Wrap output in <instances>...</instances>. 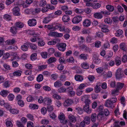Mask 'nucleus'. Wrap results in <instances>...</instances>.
Masks as SVG:
<instances>
[{
  "instance_id": "26",
  "label": "nucleus",
  "mask_w": 127,
  "mask_h": 127,
  "mask_svg": "<svg viewBox=\"0 0 127 127\" xmlns=\"http://www.w3.org/2000/svg\"><path fill=\"white\" fill-rule=\"evenodd\" d=\"M28 43L22 45L21 47V49L23 51H27L28 50V45L27 44H28Z\"/></svg>"
},
{
  "instance_id": "50",
  "label": "nucleus",
  "mask_w": 127,
  "mask_h": 127,
  "mask_svg": "<svg viewBox=\"0 0 127 127\" xmlns=\"http://www.w3.org/2000/svg\"><path fill=\"white\" fill-rule=\"evenodd\" d=\"M101 45V42L99 41H97L95 42V46L97 48L100 47Z\"/></svg>"
},
{
  "instance_id": "57",
  "label": "nucleus",
  "mask_w": 127,
  "mask_h": 127,
  "mask_svg": "<svg viewBox=\"0 0 127 127\" xmlns=\"http://www.w3.org/2000/svg\"><path fill=\"white\" fill-rule=\"evenodd\" d=\"M43 89L45 91H50L51 90V88L47 86H45L43 87Z\"/></svg>"
},
{
  "instance_id": "53",
  "label": "nucleus",
  "mask_w": 127,
  "mask_h": 127,
  "mask_svg": "<svg viewBox=\"0 0 127 127\" xmlns=\"http://www.w3.org/2000/svg\"><path fill=\"white\" fill-rule=\"evenodd\" d=\"M53 110V106L50 104L47 105V110L49 112L52 111Z\"/></svg>"
},
{
  "instance_id": "25",
  "label": "nucleus",
  "mask_w": 127,
  "mask_h": 127,
  "mask_svg": "<svg viewBox=\"0 0 127 127\" xmlns=\"http://www.w3.org/2000/svg\"><path fill=\"white\" fill-rule=\"evenodd\" d=\"M88 55L86 53H83L80 55L79 57L81 59L85 60L87 59Z\"/></svg>"
},
{
  "instance_id": "11",
  "label": "nucleus",
  "mask_w": 127,
  "mask_h": 127,
  "mask_svg": "<svg viewBox=\"0 0 127 127\" xmlns=\"http://www.w3.org/2000/svg\"><path fill=\"white\" fill-rule=\"evenodd\" d=\"M94 17L95 18L100 19L102 18L103 16L101 12L95 13L94 14Z\"/></svg>"
},
{
  "instance_id": "40",
  "label": "nucleus",
  "mask_w": 127,
  "mask_h": 127,
  "mask_svg": "<svg viewBox=\"0 0 127 127\" xmlns=\"http://www.w3.org/2000/svg\"><path fill=\"white\" fill-rule=\"evenodd\" d=\"M37 54L36 53H34L32 54L30 56L31 60L32 61H33L36 59Z\"/></svg>"
},
{
  "instance_id": "6",
  "label": "nucleus",
  "mask_w": 127,
  "mask_h": 127,
  "mask_svg": "<svg viewBox=\"0 0 127 127\" xmlns=\"http://www.w3.org/2000/svg\"><path fill=\"white\" fill-rule=\"evenodd\" d=\"M87 96L86 95H85L82 97V100H84V103L85 104L84 105L89 106V104L91 103V100L89 98H87Z\"/></svg>"
},
{
  "instance_id": "60",
  "label": "nucleus",
  "mask_w": 127,
  "mask_h": 127,
  "mask_svg": "<svg viewBox=\"0 0 127 127\" xmlns=\"http://www.w3.org/2000/svg\"><path fill=\"white\" fill-rule=\"evenodd\" d=\"M75 12L77 14H81L83 12V10L81 9L76 8L75 10Z\"/></svg>"
},
{
  "instance_id": "17",
  "label": "nucleus",
  "mask_w": 127,
  "mask_h": 127,
  "mask_svg": "<svg viewBox=\"0 0 127 127\" xmlns=\"http://www.w3.org/2000/svg\"><path fill=\"white\" fill-rule=\"evenodd\" d=\"M120 48L124 51H126L127 50V46L125 43H121L120 45Z\"/></svg>"
},
{
  "instance_id": "15",
  "label": "nucleus",
  "mask_w": 127,
  "mask_h": 127,
  "mask_svg": "<svg viewBox=\"0 0 127 127\" xmlns=\"http://www.w3.org/2000/svg\"><path fill=\"white\" fill-rule=\"evenodd\" d=\"M75 79L76 81H82L84 79L83 77L79 75H76L75 76Z\"/></svg>"
},
{
  "instance_id": "44",
  "label": "nucleus",
  "mask_w": 127,
  "mask_h": 127,
  "mask_svg": "<svg viewBox=\"0 0 127 127\" xmlns=\"http://www.w3.org/2000/svg\"><path fill=\"white\" fill-rule=\"evenodd\" d=\"M21 72L20 71L18 70L17 71L14 72L13 73V75L14 76H20L21 75Z\"/></svg>"
},
{
  "instance_id": "42",
  "label": "nucleus",
  "mask_w": 127,
  "mask_h": 127,
  "mask_svg": "<svg viewBox=\"0 0 127 127\" xmlns=\"http://www.w3.org/2000/svg\"><path fill=\"white\" fill-rule=\"evenodd\" d=\"M52 97L54 98L57 100L60 99H61V97L56 94H54L53 95Z\"/></svg>"
},
{
  "instance_id": "58",
  "label": "nucleus",
  "mask_w": 127,
  "mask_h": 127,
  "mask_svg": "<svg viewBox=\"0 0 127 127\" xmlns=\"http://www.w3.org/2000/svg\"><path fill=\"white\" fill-rule=\"evenodd\" d=\"M100 89L99 86H98L97 85L95 87V92L96 93H98L100 91Z\"/></svg>"
},
{
  "instance_id": "20",
  "label": "nucleus",
  "mask_w": 127,
  "mask_h": 127,
  "mask_svg": "<svg viewBox=\"0 0 127 127\" xmlns=\"http://www.w3.org/2000/svg\"><path fill=\"white\" fill-rule=\"evenodd\" d=\"M9 92L7 90H3L1 91L0 92V95L3 97L6 96L9 93Z\"/></svg>"
},
{
  "instance_id": "24",
  "label": "nucleus",
  "mask_w": 127,
  "mask_h": 127,
  "mask_svg": "<svg viewBox=\"0 0 127 127\" xmlns=\"http://www.w3.org/2000/svg\"><path fill=\"white\" fill-rule=\"evenodd\" d=\"M27 45L30 46L31 48L33 50H35L36 49L37 46L35 44L29 43Z\"/></svg>"
},
{
  "instance_id": "7",
  "label": "nucleus",
  "mask_w": 127,
  "mask_h": 127,
  "mask_svg": "<svg viewBox=\"0 0 127 127\" xmlns=\"http://www.w3.org/2000/svg\"><path fill=\"white\" fill-rule=\"evenodd\" d=\"M82 19V17L80 16L75 17L72 20V21L74 24L79 23Z\"/></svg>"
},
{
  "instance_id": "36",
  "label": "nucleus",
  "mask_w": 127,
  "mask_h": 127,
  "mask_svg": "<svg viewBox=\"0 0 127 127\" xmlns=\"http://www.w3.org/2000/svg\"><path fill=\"white\" fill-rule=\"evenodd\" d=\"M101 6V4L99 3H93V8L94 9H97L100 8Z\"/></svg>"
},
{
  "instance_id": "10",
  "label": "nucleus",
  "mask_w": 127,
  "mask_h": 127,
  "mask_svg": "<svg viewBox=\"0 0 127 127\" xmlns=\"http://www.w3.org/2000/svg\"><path fill=\"white\" fill-rule=\"evenodd\" d=\"M13 14L15 16H19L20 15V10L19 8L17 6L15 7L13 9Z\"/></svg>"
},
{
  "instance_id": "56",
  "label": "nucleus",
  "mask_w": 127,
  "mask_h": 127,
  "mask_svg": "<svg viewBox=\"0 0 127 127\" xmlns=\"http://www.w3.org/2000/svg\"><path fill=\"white\" fill-rule=\"evenodd\" d=\"M86 86L85 83L81 84L79 85L78 88L80 90H82Z\"/></svg>"
},
{
  "instance_id": "9",
  "label": "nucleus",
  "mask_w": 127,
  "mask_h": 127,
  "mask_svg": "<svg viewBox=\"0 0 127 127\" xmlns=\"http://www.w3.org/2000/svg\"><path fill=\"white\" fill-rule=\"evenodd\" d=\"M99 27L101 28V29L102 32H108L109 30L108 29V26L103 24H101L99 25Z\"/></svg>"
},
{
  "instance_id": "62",
  "label": "nucleus",
  "mask_w": 127,
  "mask_h": 127,
  "mask_svg": "<svg viewBox=\"0 0 127 127\" xmlns=\"http://www.w3.org/2000/svg\"><path fill=\"white\" fill-rule=\"evenodd\" d=\"M119 121H115L114 122V127H121L120 125Z\"/></svg>"
},
{
  "instance_id": "4",
  "label": "nucleus",
  "mask_w": 127,
  "mask_h": 127,
  "mask_svg": "<svg viewBox=\"0 0 127 127\" xmlns=\"http://www.w3.org/2000/svg\"><path fill=\"white\" fill-rule=\"evenodd\" d=\"M97 118L99 120H103L105 121L106 119V117L104 116V115L103 112H99L97 116Z\"/></svg>"
},
{
  "instance_id": "8",
  "label": "nucleus",
  "mask_w": 127,
  "mask_h": 127,
  "mask_svg": "<svg viewBox=\"0 0 127 127\" xmlns=\"http://www.w3.org/2000/svg\"><path fill=\"white\" fill-rule=\"evenodd\" d=\"M28 23L29 26H33L36 25L37 23L36 21L34 19H29L28 22Z\"/></svg>"
},
{
  "instance_id": "23",
  "label": "nucleus",
  "mask_w": 127,
  "mask_h": 127,
  "mask_svg": "<svg viewBox=\"0 0 127 127\" xmlns=\"http://www.w3.org/2000/svg\"><path fill=\"white\" fill-rule=\"evenodd\" d=\"M15 26L17 28H22L24 26V25L23 23L20 22H16L15 24Z\"/></svg>"
},
{
  "instance_id": "61",
  "label": "nucleus",
  "mask_w": 127,
  "mask_h": 127,
  "mask_svg": "<svg viewBox=\"0 0 127 127\" xmlns=\"http://www.w3.org/2000/svg\"><path fill=\"white\" fill-rule=\"evenodd\" d=\"M34 100V98L31 95H29L27 98V100L28 102H30Z\"/></svg>"
},
{
  "instance_id": "13",
  "label": "nucleus",
  "mask_w": 127,
  "mask_h": 127,
  "mask_svg": "<svg viewBox=\"0 0 127 127\" xmlns=\"http://www.w3.org/2000/svg\"><path fill=\"white\" fill-rule=\"evenodd\" d=\"M37 39L39 41L38 42V45L39 46H43L45 44V43L43 40L42 39L39 37H37Z\"/></svg>"
},
{
  "instance_id": "37",
  "label": "nucleus",
  "mask_w": 127,
  "mask_h": 127,
  "mask_svg": "<svg viewBox=\"0 0 127 127\" xmlns=\"http://www.w3.org/2000/svg\"><path fill=\"white\" fill-rule=\"evenodd\" d=\"M83 68L85 69H88L89 68V65L88 64L86 63H83L81 66Z\"/></svg>"
},
{
  "instance_id": "1",
  "label": "nucleus",
  "mask_w": 127,
  "mask_h": 127,
  "mask_svg": "<svg viewBox=\"0 0 127 127\" xmlns=\"http://www.w3.org/2000/svg\"><path fill=\"white\" fill-rule=\"evenodd\" d=\"M66 44L64 43H58L56 45L58 50L60 51H64L66 49Z\"/></svg>"
},
{
  "instance_id": "46",
  "label": "nucleus",
  "mask_w": 127,
  "mask_h": 127,
  "mask_svg": "<svg viewBox=\"0 0 127 127\" xmlns=\"http://www.w3.org/2000/svg\"><path fill=\"white\" fill-rule=\"evenodd\" d=\"M46 4V2L45 0H41L40 2L39 6L42 7H44Z\"/></svg>"
},
{
  "instance_id": "52",
  "label": "nucleus",
  "mask_w": 127,
  "mask_h": 127,
  "mask_svg": "<svg viewBox=\"0 0 127 127\" xmlns=\"http://www.w3.org/2000/svg\"><path fill=\"white\" fill-rule=\"evenodd\" d=\"M27 117L31 120L32 121L34 120V117L32 115L30 114H28L27 115Z\"/></svg>"
},
{
  "instance_id": "2",
  "label": "nucleus",
  "mask_w": 127,
  "mask_h": 127,
  "mask_svg": "<svg viewBox=\"0 0 127 127\" xmlns=\"http://www.w3.org/2000/svg\"><path fill=\"white\" fill-rule=\"evenodd\" d=\"M58 118L60 120L61 122L64 124L67 123V121L66 120L64 121L65 119V116L63 113H60L58 116Z\"/></svg>"
},
{
  "instance_id": "27",
  "label": "nucleus",
  "mask_w": 127,
  "mask_h": 127,
  "mask_svg": "<svg viewBox=\"0 0 127 127\" xmlns=\"http://www.w3.org/2000/svg\"><path fill=\"white\" fill-rule=\"evenodd\" d=\"M54 85L55 87L59 88L61 87L62 84L61 81L58 80L54 83Z\"/></svg>"
},
{
  "instance_id": "16",
  "label": "nucleus",
  "mask_w": 127,
  "mask_h": 127,
  "mask_svg": "<svg viewBox=\"0 0 127 127\" xmlns=\"http://www.w3.org/2000/svg\"><path fill=\"white\" fill-rule=\"evenodd\" d=\"M17 28L15 26L11 27L10 30V32L13 34H16L17 32Z\"/></svg>"
},
{
  "instance_id": "39",
  "label": "nucleus",
  "mask_w": 127,
  "mask_h": 127,
  "mask_svg": "<svg viewBox=\"0 0 127 127\" xmlns=\"http://www.w3.org/2000/svg\"><path fill=\"white\" fill-rule=\"evenodd\" d=\"M104 22L106 23L111 25L112 24V21L110 18H107L105 19Z\"/></svg>"
},
{
  "instance_id": "49",
  "label": "nucleus",
  "mask_w": 127,
  "mask_h": 127,
  "mask_svg": "<svg viewBox=\"0 0 127 127\" xmlns=\"http://www.w3.org/2000/svg\"><path fill=\"white\" fill-rule=\"evenodd\" d=\"M4 18L7 20L10 21L11 19V17L8 14H5L4 15Z\"/></svg>"
},
{
  "instance_id": "64",
  "label": "nucleus",
  "mask_w": 127,
  "mask_h": 127,
  "mask_svg": "<svg viewBox=\"0 0 127 127\" xmlns=\"http://www.w3.org/2000/svg\"><path fill=\"white\" fill-rule=\"evenodd\" d=\"M122 61L124 63L127 62V56L126 55H124L122 58Z\"/></svg>"
},
{
  "instance_id": "5",
  "label": "nucleus",
  "mask_w": 127,
  "mask_h": 127,
  "mask_svg": "<svg viewBox=\"0 0 127 127\" xmlns=\"http://www.w3.org/2000/svg\"><path fill=\"white\" fill-rule=\"evenodd\" d=\"M74 102L72 99L68 98L65 100L64 103V106H68L71 105Z\"/></svg>"
},
{
  "instance_id": "32",
  "label": "nucleus",
  "mask_w": 127,
  "mask_h": 127,
  "mask_svg": "<svg viewBox=\"0 0 127 127\" xmlns=\"http://www.w3.org/2000/svg\"><path fill=\"white\" fill-rule=\"evenodd\" d=\"M30 107L31 109H37L38 107V105L35 104H32L30 105Z\"/></svg>"
},
{
  "instance_id": "63",
  "label": "nucleus",
  "mask_w": 127,
  "mask_h": 127,
  "mask_svg": "<svg viewBox=\"0 0 127 127\" xmlns=\"http://www.w3.org/2000/svg\"><path fill=\"white\" fill-rule=\"evenodd\" d=\"M27 127H34V126L33 123L31 122H28L27 123Z\"/></svg>"
},
{
  "instance_id": "51",
  "label": "nucleus",
  "mask_w": 127,
  "mask_h": 127,
  "mask_svg": "<svg viewBox=\"0 0 127 127\" xmlns=\"http://www.w3.org/2000/svg\"><path fill=\"white\" fill-rule=\"evenodd\" d=\"M3 86L5 88L9 87L10 86V84L9 83V82L6 81L4 82L3 84Z\"/></svg>"
},
{
  "instance_id": "41",
  "label": "nucleus",
  "mask_w": 127,
  "mask_h": 127,
  "mask_svg": "<svg viewBox=\"0 0 127 127\" xmlns=\"http://www.w3.org/2000/svg\"><path fill=\"white\" fill-rule=\"evenodd\" d=\"M96 115L95 114H93L91 116V119L92 121L93 122H95L96 120Z\"/></svg>"
},
{
  "instance_id": "14",
  "label": "nucleus",
  "mask_w": 127,
  "mask_h": 127,
  "mask_svg": "<svg viewBox=\"0 0 127 127\" xmlns=\"http://www.w3.org/2000/svg\"><path fill=\"white\" fill-rule=\"evenodd\" d=\"M105 106L107 107L112 108L113 106V104L109 100H108L105 102Z\"/></svg>"
},
{
  "instance_id": "34",
  "label": "nucleus",
  "mask_w": 127,
  "mask_h": 127,
  "mask_svg": "<svg viewBox=\"0 0 127 127\" xmlns=\"http://www.w3.org/2000/svg\"><path fill=\"white\" fill-rule=\"evenodd\" d=\"M43 79V77L42 74H39L36 78V80L38 82H40L42 81Z\"/></svg>"
},
{
  "instance_id": "28",
  "label": "nucleus",
  "mask_w": 127,
  "mask_h": 127,
  "mask_svg": "<svg viewBox=\"0 0 127 127\" xmlns=\"http://www.w3.org/2000/svg\"><path fill=\"white\" fill-rule=\"evenodd\" d=\"M16 41L14 39H13L11 40L9 39L7 40L6 41V43L8 45H12L14 43H15Z\"/></svg>"
},
{
  "instance_id": "38",
  "label": "nucleus",
  "mask_w": 127,
  "mask_h": 127,
  "mask_svg": "<svg viewBox=\"0 0 127 127\" xmlns=\"http://www.w3.org/2000/svg\"><path fill=\"white\" fill-rule=\"evenodd\" d=\"M41 10V9L40 8L37 7L35 8L34 10L32 12L33 14H35L39 13Z\"/></svg>"
},
{
  "instance_id": "30",
  "label": "nucleus",
  "mask_w": 127,
  "mask_h": 127,
  "mask_svg": "<svg viewBox=\"0 0 127 127\" xmlns=\"http://www.w3.org/2000/svg\"><path fill=\"white\" fill-rule=\"evenodd\" d=\"M62 19L64 22H68L70 19L69 16L66 15L63 16Z\"/></svg>"
},
{
  "instance_id": "33",
  "label": "nucleus",
  "mask_w": 127,
  "mask_h": 127,
  "mask_svg": "<svg viewBox=\"0 0 127 127\" xmlns=\"http://www.w3.org/2000/svg\"><path fill=\"white\" fill-rule=\"evenodd\" d=\"M10 112L13 114H17L19 113V111L14 108L11 109L9 110Z\"/></svg>"
},
{
  "instance_id": "45",
  "label": "nucleus",
  "mask_w": 127,
  "mask_h": 127,
  "mask_svg": "<svg viewBox=\"0 0 127 127\" xmlns=\"http://www.w3.org/2000/svg\"><path fill=\"white\" fill-rule=\"evenodd\" d=\"M14 95L12 94H10L7 97L9 101H12L13 100L14 98Z\"/></svg>"
},
{
  "instance_id": "55",
  "label": "nucleus",
  "mask_w": 127,
  "mask_h": 127,
  "mask_svg": "<svg viewBox=\"0 0 127 127\" xmlns=\"http://www.w3.org/2000/svg\"><path fill=\"white\" fill-rule=\"evenodd\" d=\"M117 9L119 12L122 13L123 12V9L120 5H118L117 7Z\"/></svg>"
},
{
  "instance_id": "18",
  "label": "nucleus",
  "mask_w": 127,
  "mask_h": 127,
  "mask_svg": "<svg viewBox=\"0 0 127 127\" xmlns=\"http://www.w3.org/2000/svg\"><path fill=\"white\" fill-rule=\"evenodd\" d=\"M115 62L116 65L118 66L120 65L121 64L120 57L118 56L116 57L115 58Z\"/></svg>"
},
{
  "instance_id": "22",
  "label": "nucleus",
  "mask_w": 127,
  "mask_h": 127,
  "mask_svg": "<svg viewBox=\"0 0 127 127\" xmlns=\"http://www.w3.org/2000/svg\"><path fill=\"white\" fill-rule=\"evenodd\" d=\"M52 102L51 99L49 98H45L44 99V102L47 105L50 104Z\"/></svg>"
},
{
  "instance_id": "19",
  "label": "nucleus",
  "mask_w": 127,
  "mask_h": 127,
  "mask_svg": "<svg viewBox=\"0 0 127 127\" xmlns=\"http://www.w3.org/2000/svg\"><path fill=\"white\" fill-rule=\"evenodd\" d=\"M83 109L88 114H90L91 112V110L89 108V106L84 105Z\"/></svg>"
},
{
  "instance_id": "47",
  "label": "nucleus",
  "mask_w": 127,
  "mask_h": 127,
  "mask_svg": "<svg viewBox=\"0 0 127 127\" xmlns=\"http://www.w3.org/2000/svg\"><path fill=\"white\" fill-rule=\"evenodd\" d=\"M17 103L19 106L21 107H23L25 105L24 102L22 100L18 101Z\"/></svg>"
},
{
  "instance_id": "43",
  "label": "nucleus",
  "mask_w": 127,
  "mask_h": 127,
  "mask_svg": "<svg viewBox=\"0 0 127 127\" xmlns=\"http://www.w3.org/2000/svg\"><path fill=\"white\" fill-rule=\"evenodd\" d=\"M56 61V58L54 57L50 58L48 60L47 63H48L50 64Z\"/></svg>"
},
{
  "instance_id": "31",
  "label": "nucleus",
  "mask_w": 127,
  "mask_h": 127,
  "mask_svg": "<svg viewBox=\"0 0 127 127\" xmlns=\"http://www.w3.org/2000/svg\"><path fill=\"white\" fill-rule=\"evenodd\" d=\"M90 118L89 117L86 116L84 118L83 121L86 124L89 125L90 124Z\"/></svg>"
},
{
  "instance_id": "3",
  "label": "nucleus",
  "mask_w": 127,
  "mask_h": 127,
  "mask_svg": "<svg viewBox=\"0 0 127 127\" xmlns=\"http://www.w3.org/2000/svg\"><path fill=\"white\" fill-rule=\"evenodd\" d=\"M123 71L121 68H118L116 73V76L117 78L119 79L121 78L123 76Z\"/></svg>"
},
{
  "instance_id": "48",
  "label": "nucleus",
  "mask_w": 127,
  "mask_h": 127,
  "mask_svg": "<svg viewBox=\"0 0 127 127\" xmlns=\"http://www.w3.org/2000/svg\"><path fill=\"white\" fill-rule=\"evenodd\" d=\"M50 20L49 17H46L43 19V22L44 23H47L49 22Z\"/></svg>"
},
{
  "instance_id": "59",
  "label": "nucleus",
  "mask_w": 127,
  "mask_h": 127,
  "mask_svg": "<svg viewBox=\"0 0 127 127\" xmlns=\"http://www.w3.org/2000/svg\"><path fill=\"white\" fill-rule=\"evenodd\" d=\"M6 124L7 127H12L13 126V125L12 122L9 121H7Z\"/></svg>"
},
{
  "instance_id": "21",
  "label": "nucleus",
  "mask_w": 127,
  "mask_h": 127,
  "mask_svg": "<svg viewBox=\"0 0 127 127\" xmlns=\"http://www.w3.org/2000/svg\"><path fill=\"white\" fill-rule=\"evenodd\" d=\"M124 85V84L123 83L120 82H117V89L120 90L122 89Z\"/></svg>"
},
{
  "instance_id": "12",
  "label": "nucleus",
  "mask_w": 127,
  "mask_h": 127,
  "mask_svg": "<svg viewBox=\"0 0 127 127\" xmlns=\"http://www.w3.org/2000/svg\"><path fill=\"white\" fill-rule=\"evenodd\" d=\"M91 21L88 19H85L83 22V25L84 27H88L90 26L91 24Z\"/></svg>"
},
{
  "instance_id": "35",
  "label": "nucleus",
  "mask_w": 127,
  "mask_h": 127,
  "mask_svg": "<svg viewBox=\"0 0 127 127\" xmlns=\"http://www.w3.org/2000/svg\"><path fill=\"white\" fill-rule=\"evenodd\" d=\"M106 8L109 11L112 12L114 10V7L112 5H106Z\"/></svg>"
},
{
  "instance_id": "29",
  "label": "nucleus",
  "mask_w": 127,
  "mask_h": 127,
  "mask_svg": "<svg viewBox=\"0 0 127 127\" xmlns=\"http://www.w3.org/2000/svg\"><path fill=\"white\" fill-rule=\"evenodd\" d=\"M68 118L71 122L75 123L76 121V118L73 115H69Z\"/></svg>"
},
{
  "instance_id": "54",
  "label": "nucleus",
  "mask_w": 127,
  "mask_h": 127,
  "mask_svg": "<svg viewBox=\"0 0 127 127\" xmlns=\"http://www.w3.org/2000/svg\"><path fill=\"white\" fill-rule=\"evenodd\" d=\"M47 65H41L40 66H38V69L39 70V71H40L41 70H42L46 68H47Z\"/></svg>"
}]
</instances>
